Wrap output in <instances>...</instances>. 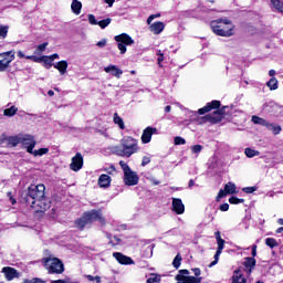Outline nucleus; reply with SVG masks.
Returning a JSON list of instances; mask_svg holds the SVG:
<instances>
[{"label":"nucleus","instance_id":"obj_1","mask_svg":"<svg viewBox=\"0 0 283 283\" xmlns=\"http://www.w3.org/2000/svg\"><path fill=\"white\" fill-rule=\"evenodd\" d=\"M138 151H140L138 139L132 136H125L120 139V145L114 147V154L122 158H132V156H134V154H138Z\"/></svg>","mask_w":283,"mask_h":283},{"label":"nucleus","instance_id":"obj_2","mask_svg":"<svg viewBox=\"0 0 283 283\" xmlns=\"http://www.w3.org/2000/svg\"><path fill=\"white\" fill-rule=\"evenodd\" d=\"M210 28L217 36H233L235 24L228 18H220L211 21Z\"/></svg>","mask_w":283,"mask_h":283},{"label":"nucleus","instance_id":"obj_3","mask_svg":"<svg viewBox=\"0 0 283 283\" xmlns=\"http://www.w3.org/2000/svg\"><path fill=\"white\" fill-rule=\"evenodd\" d=\"M119 166L122 167L124 177L123 182L126 185V187H136L138 185L140 177H138V172L132 170L129 165L127 163L120 160Z\"/></svg>","mask_w":283,"mask_h":283},{"label":"nucleus","instance_id":"obj_4","mask_svg":"<svg viewBox=\"0 0 283 283\" xmlns=\"http://www.w3.org/2000/svg\"><path fill=\"white\" fill-rule=\"evenodd\" d=\"M43 266L49 273L61 275L65 271V265L63 261L57 258H45L42 260Z\"/></svg>","mask_w":283,"mask_h":283},{"label":"nucleus","instance_id":"obj_5","mask_svg":"<svg viewBox=\"0 0 283 283\" xmlns=\"http://www.w3.org/2000/svg\"><path fill=\"white\" fill-rule=\"evenodd\" d=\"M114 39L117 43V49L119 50L120 54H125L127 52V45H134V39H132L127 33L115 35Z\"/></svg>","mask_w":283,"mask_h":283},{"label":"nucleus","instance_id":"obj_6","mask_svg":"<svg viewBox=\"0 0 283 283\" xmlns=\"http://www.w3.org/2000/svg\"><path fill=\"white\" fill-rule=\"evenodd\" d=\"M28 198H31L32 202H34V200H41V198H45V185H31L28 189Z\"/></svg>","mask_w":283,"mask_h":283},{"label":"nucleus","instance_id":"obj_7","mask_svg":"<svg viewBox=\"0 0 283 283\" xmlns=\"http://www.w3.org/2000/svg\"><path fill=\"white\" fill-rule=\"evenodd\" d=\"M14 59H15L14 50L0 53V72L8 71V67H10V63H12Z\"/></svg>","mask_w":283,"mask_h":283},{"label":"nucleus","instance_id":"obj_8","mask_svg":"<svg viewBox=\"0 0 283 283\" xmlns=\"http://www.w3.org/2000/svg\"><path fill=\"white\" fill-rule=\"evenodd\" d=\"M31 207L34 209L35 213H45L50 209V200L45 197L31 201Z\"/></svg>","mask_w":283,"mask_h":283},{"label":"nucleus","instance_id":"obj_9","mask_svg":"<svg viewBox=\"0 0 283 283\" xmlns=\"http://www.w3.org/2000/svg\"><path fill=\"white\" fill-rule=\"evenodd\" d=\"M20 145L23 149H27L28 154H32V150L36 147V139L32 135H22Z\"/></svg>","mask_w":283,"mask_h":283},{"label":"nucleus","instance_id":"obj_10","mask_svg":"<svg viewBox=\"0 0 283 283\" xmlns=\"http://www.w3.org/2000/svg\"><path fill=\"white\" fill-rule=\"evenodd\" d=\"M222 120V113L214 111L211 114H208L200 118L199 123L202 125V123H210L211 125H216V123H220Z\"/></svg>","mask_w":283,"mask_h":283},{"label":"nucleus","instance_id":"obj_11","mask_svg":"<svg viewBox=\"0 0 283 283\" xmlns=\"http://www.w3.org/2000/svg\"><path fill=\"white\" fill-rule=\"evenodd\" d=\"M21 138L22 135H17V136H9L6 137L4 135H2L0 137V145H8V147H17V145H21Z\"/></svg>","mask_w":283,"mask_h":283},{"label":"nucleus","instance_id":"obj_12","mask_svg":"<svg viewBox=\"0 0 283 283\" xmlns=\"http://www.w3.org/2000/svg\"><path fill=\"white\" fill-rule=\"evenodd\" d=\"M81 169H83V155L81 153H76L71 159L70 170L81 171Z\"/></svg>","mask_w":283,"mask_h":283},{"label":"nucleus","instance_id":"obj_13","mask_svg":"<svg viewBox=\"0 0 283 283\" xmlns=\"http://www.w3.org/2000/svg\"><path fill=\"white\" fill-rule=\"evenodd\" d=\"M86 217L92 224V222H99L101 224H105V217H103V212L101 210H91L86 211Z\"/></svg>","mask_w":283,"mask_h":283},{"label":"nucleus","instance_id":"obj_14","mask_svg":"<svg viewBox=\"0 0 283 283\" xmlns=\"http://www.w3.org/2000/svg\"><path fill=\"white\" fill-rule=\"evenodd\" d=\"M27 60L29 61H34V63H43L44 67L46 70H50V67H52V60L48 57V55H43V56H36V55H27Z\"/></svg>","mask_w":283,"mask_h":283},{"label":"nucleus","instance_id":"obj_15","mask_svg":"<svg viewBox=\"0 0 283 283\" xmlns=\"http://www.w3.org/2000/svg\"><path fill=\"white\" fill-rule=\"evenodd\" d=\"M2 273H4V277L8 282H12V280L20 277L19 271L14 268L4 266L2 268Z\"/></svg>","mask_w":283,"mask_h":283},{"label":"nucleus","instance_id":"obj_16","mask_svg":"<svg viewBox=\"0 0 283 283\" xmlns=\"http://www.w3.org/2000/svg\"><path fill=\"white\" fill-rule=\"evenodd\" d=\"M113 258H115V260H117V262L119 264H124V265L134 264V260L132 258H129L120 252H114Z\"/></svg>","mask_w":283,"mask_h":283},{"label":"nucleus","instance_id":"obj_17","mask_svg":"<svg viewBox=\"0 0 283 283\" xmlns=\"http://www.w3.org/2000/svg\"><path fill=\"white\" fill-rule=\"evenodd\" d=\"M255 264H256L255 258L248 256L244 259L243 266L248 275H251V273H253V270L255 269Z\"/></svg>","mask_w":283,"mask_h":283},{"label":"nucleus","instance_id":"obj_18","mask_svg":"<svg viewBox=\"0 0 283 283\" xmlns=\"http://www.w3.org/2000/svg\"><path fill=\"white\" fill-rule=\"evenodd\" d=\"M172 211H175L177 216H182V213H185V203H182V199L172 198Z\"/></svg>","mask_w":283,"mask_h":283},{"label":"nucleus","instance_id":"obj_19","mask_svg":"<svg viewBox=\"0 0 283 283\" xmlns=\"http://www.w3.org/2000/svg\"><path fill=\"white\" fill-rule=\"evenodd\" d=\"M154 134H156V128H154V127L145 128L143 134H142V143L144 145H147L148 143H151V136H154Z\"/></svg>","mask_w":283,"mask_h":283},{"label":"nucleus","instance_id":"obj_20","mask_svg":"<svg viewBox=\"0 0 283 283\" xmlns=\"http://www.w3.org/2000/svg\"><path fill=\"white\" fill-rule=\"evenodd\" d=\"M220 108V101H212L211 103H208L206 106L202 108H199L198 114L201 116L211 112V109H218Z\"/></svg>","mask_w":283,"mask_h":283},{"label":"nucleus","instance_id":"obj_21","mask_svg":"<svg viewBox=\"0 0 283 283\" xmlns=\"http://www.w3.org/2000/svg\"><path fill=\"white\" fill-rule=\"evenodd\" d=\"M104 72H106V74H112L115 78H120V76H123V70L118 69L114 64L104 67Z\"/></svg>","mask_w":283,"mask_h":283},{"label":"nucleus","instance_id":"obj_22","mask_svg":"<svg viewBox=\"0 0 283 283\" xmlns=\"http://www.w3.org/2000/svg\"><path fill=\"white\" fill-rule=\"evenodd\" d=\"M149 30L153 34H163L165 30V22L156 21L154 23L150 22Z\"/></svg>","mask_w":283,"mask_h":283},{"label":"nucleus","instance_id":"obj_23","mask_svg":"<svg viewBox=\"0 0 283 283\" xmlns=\"http://www.w3.org/2000/svg\"><path fill=\"white\" fill-rule=\"evenodd\" d=\"M53 67L55 70H57V72L61 74V76L67 74V61H65V60L54 63Z\"/></svg>","mask_w":283,"mask_h":283},{"label":"nucleus","instance_id":"obj_24","mask_svg":"<svg viewBox=\"0 0 283 283\" xmlns=\"http://www.w3.org/2000/svg\"><path fill=\"white\" fill-rule=\"evenodd\" d=\"M112 185V177L109 175H101L98 178V186L102 189H107Z\"/></svg>","mask_w":283,"mask_h":283},{"label":"nucleus","instance_id":"obj_25","mask_svg":"<svg viewBox=\"0 0 283 283\" xmlns=\"http://www.w3.org/2000/svg\"><path fill=\"white\" fill-rule=\"evenodd\" d=\"M77 229L83 230L85 227H90L92 224V222L90 221V218L87 217V214L84 212L83 217L80 218L76 222H75Z\"/></svg>","mask_w":283,"mask_h":283},{"label":"nucleus","instance_id":"obj_26","mask_svg":"<svg viewBox=\"0 0 283 283\" xmlns=\"http://www.w3.org/2000/svg\"><path fill=\"white\" fill-rule=\"evenodd\" d=\"M71 10L73 14H81V10H83V3L78 0H72Z\"/></svg>","mask_w":283,"mask_h":283},{"label":"nucleus","instance_id":"obj_27","mask_svg":"<svg viewBox=\"0 0 283 283\" xmlns=\"http://www.w3.org/2000/svg\"><path fill=\"white\" fill-rule=\"evenodd\" d=\"M232 283H247V277H244L240 270H235L232 276Z\"/></svg>","mask_w":283,"mask_h":283},{"label":"nucleus","instance_id":"obj_28","mask_svg":"<svg viewBox=\"0 0 283 283\" xmlns=\"http://www.w3.org/2000/svg\"><path fill=\"white\" fill-rule=\"evenodd\" d=\"M214 238L217 240V244H218V248H217V251L221 252L224 251V239H222L221 234H220V231H217L214 233Z\"/></svg>","mask_w":283,"mask_h":283},{"label":"nucleus","instance_id":"obj_29","mask_svg":"<svg viewBox=\"0 0 283 283\" xmlns=\"http://www.w3.org/2000/svg\"><path fill=\"white\" fill-rule=\"evenodd\" d=\"M252 123H254V125H262V127H266L269 125V122L266 119L256 115L252 116Z\"/></svg>","mask_w":283,"mask_h":283},{"label":"nucleus","instance_id":"obj_30","mask_svg":"<svg viewBox=\"0 0 283 283\" xmlns=\"http://www.w3.org/2000/svg\"><path fill=\"white\" fill-rule=\"evenodd\" d=\"M224 191L226 193H229V195L238 193V187H235V184L233 182H228L224 186Z\"/></svg>","mask_w":283,"mask_h":283},{"label":"nucleus","instance_id":"obj_31","mask_svg":"<svg viewBox=\"0 0 283 283\" xmlns=\"http://www.w3.org/2000/svg\"><path fill=\"white\" fill-rule=\"evenodd\" d=\"M270 132H272L275 136H277V134H280V132H282V126L280 125H275V124H271L268 122V125L265 126Z\"/></svg>","mask_w":283,"mask_h":283},{"label":"nucleus","instance_id":"obj_32","mask_svg":"<svg viewBox=\"0 0 283 283\" xmlns=\"http://www.w3.org/2000/svg\"><path fill=\"white\" fill-rule=\"evenodd\" d=\"M244 154L247 158H255V156H260V151L252 148H245Z\"/></svg>","mask_w":283,"mask_h":283},{"label":"nucleus","instance_id":"obj_33","mask_svg":"<svg viewBox=\"0 0 283 283\" xmlns=\"http://www.w3.org/2000/svg\"><path fill=\"white\" fill-rule=\"evenodd\" d=\"M114 123L115 125H118L119 129H125V122H123V118L118 116V113L114 114Z\"/></svg>","mask_w":283,"mask_h":283},{"label":"nucleus","instance_id":"obj_34","mask_svg":"<svg viewBox=\"0 0 283 283\" xmlns=\"http://www.w3.org/2000/svg\"><path fill=\"white\" fill-rule=\"evenodd\" d=\"M50 151V148H40L38 150H32V153H29V154H32V156H45V154H48Z\"/></svg>","mask_w":283,"mask_h":283},{"label":"nucleus","instance_id":"obj_35","mask_svg":"<svg viewBox=\"0 0 283 283\" xmlns=\"http://www.w3.org/2000/svg\"><path fill=\"white\" fill-rule=\"evenodd\" d=\"M266 85H268V87H269L271 91L277 90V85H279L277 78L272 77V78L266 83Z\"/></svg>","mask_w":283,"mask_h":283},{"label":"nucleus","instance_id":"obj_36","mask_svg":"<svg viewBox=\"0 0 283 283\" xmlns=\"http://www.w3.org/2000/svg\"><path fill=\"white\" fill-rule=\"evenodd\" d=\"M17 112H19V108H17V106H11L7 109H4V116H14V114H17Z\"/></svg>","mask_w":283,"mask_h":283},{"label":"nucleus","instance_id":"obj_37","mask_svg":"<svg viewBox=\"0 0 283 283\" xmlns=\"http://www.w3.org/2000/svg\"><path fill=\"white\" fill-rule=\"evenodd\" d=\"M266 247H270V249H275L277 247V241L274 238H268L265 239Z\"/></svg>","mask_w":283,"mask_h":283},{"label":"nucleus","instance_id":"obj_38","mask_svg":"<svg viewBox=\"0 0 283 283\" xmlns=\"http://www.w3.org/2000/svg\"><path fill=\"white\" fill-rule=\"evenodd\" d=\"M182 262V256L180 254H177L172 261V266L175 269H180V264Z\"/></svg>","mask_w":283,"mask_h":283},{"label":"nucleus","instance_id":"obj_39","mask_svg":"<svg viewBox=\"0 0 283 283\" xmlns=\"http://www.w3.org/2000/svg\"><path fill=\"white\" fill-rule=\"evenodd\" d=\"M8 30H10V27L0 24V39L8 36Z\"/></svg>","mask_w":283,"mask_h":283},{"label":"nucleus","instance_id":"obj_40","mask_svg":"<svg viewBox=\"0 0 283 283\" xmlns=\"http://www.w3.org/2000/svg\"><path fill=\"white\" fill-rule=\"evenodd\" d=\"M109 23H112V19L107 18V19L98 21L97 25H99V28H102V30H105L107 28V25H109Z\"/></svg>","mask_w":283,"mask_h":283},{"label":"nucleus","instance_id":"obj_41","mask_svg":"<svg viewBox=\"0 0 283 283\" xmlns=\"http://www.w3.org/2000/svg\"><path fill=\"white\" fill-rule=\"evenodd\" d=\"M49 43L44 42L42 44H39L34 51V54H41V52H45V48H48Z\"/></svg>","mask_w":283,"mask_h":283},{"label":"nucleus","instance_id":"obj_42","mask_svg":"<svg viewBox=\"0 0 283 283\" xmlns=\"http://www.w3.org/2000/svg\"><path fill=\"white\" fill-rule=\"evenodd\" d=\"M160 282V275L151 274L150 277L147 280V283H158Z\"/></svg>","mask_w":283,"mask_h":283},{"label":"nucleus","instance_id":"obj_43","mask_svg":"<svg viewBox=\"0 0 283 283\" xmlns=\"http://www.w3.org/2000/svg\"><path fill=\"white\" fill-rule=\"evenodd\" d=\"M230 205H241L244 202V199H239L238 197H230L229 199Z\"/></svg>","mask_w":283,"mask_h":283},{"label":"nucleus","instance_id":"obj_44","mask_svg":"<svg viewBox=\"0 0 283 283\" xmlns=\"http://www.w3.org/2000/svg\"><path fill=\"white\" fill-rule=\"evenodd\" d=\"M220 255H222V252L217 251L214 254V260L209 265L210 268L216 266V264H218V262L220 261Z\"/></svg>","mask_w":283,"mask_h":283},{"label":"nucleus","instance_id":"obj_45","mask_svg":"<svg viewBox=\"0 0 283 283\" xmlns=\"http://www.w3.org/2000/svg\"><path fill=\"white\" fill-rule=\"evenodd\" d=\"M151 163V156L147 155L142 158V167H147Z\"/></svg>","mask_w":283,"mask_h":283},{"label":"nucleus","instance_id":"obj_46","mask_svg":"<svg viewBox=\"0 0 283 283\" xmlns=\"http://www.w3.org/2000/svg\"><path fill=\"white\" fill-rule=\"evenodd\" d=\"M174 143L175 145H187V140L180 136L175 137Z\"/></svg>","mask_w":283,"mask_h":283},{"label":"nucleus","instance_id":"obj_47","mask_svg":"<svg viewBox=\"0 0 283 283\" xmlns=\"http://www.w3.org/2000/svg\"><path fill=\"white\" fill-rule=\"evenodd\" d=\"M88 282L101 283V276H92L91 274L85 276Z\"/></svg>","mask_w":283,"mask_h":283},{"label":"nucleus","instance_id":"obj_48","mask_svg":"<svg viewBox=\"0 0 283 283\" xmlns=\"http://www.w3.org/2000/svg\"><path fill=\"white\" fill-rule=\"evenodd\" d=\"M242 191L244 193H253V192L258 191V187H255V186H253V187H245V188L242 189Z\"/></svg>","mask_w":283,"mask_h":283},{"label":"nucleus","instance_id":"obj_49","mask_svg":"<svg viewBox=\"0 0 283 283\" xmlns=\"http://www.w3.org/2000/svg\"><path fill=\"white\" fill-rule=\"evenodd\" d=\"M87 17L91 25H98V21L96 20V17L94 14H88Z\"/></svg>","mask_w":283,"mask_h":283},{"label":"nucleus","instance_id":"obj_50","mask_svg":"<svg viewBox=\"0 0 283 283\" xmlns=\"http://www.w3.org/2000/svg\"><path fill=\"white\" fill-rule=\"evenodd\" d=\"M191 151L192 154H200V151H202V145L191 146Z\"/></svg>","mask_w":283,"mask_h":283},{"label":"nucleus","instance_id":"obj_51","mask_svg":"<svg viewBox=\"0 0 283 283\" xmlns=\"http://www.w3.org/2000/svg\"><path fill=\"white\" fill-rule=\"evenodd\" d=\"M154 19H160V13L149 15L147 19V24L151 25V21H154Z\"/></svg>","mask_w":283,"mask_h":283},{"label":"nucleus","instance_id":"obj_52","mask_svg":"<svg viewBox=\"0 0 283 283\" xmlns=\"http://www.w3.org/2000/svg\"><path fill=\"white\" fill-rule=\"evenodd\" d=\"M224 196H227V191L226 190H219L218 196H217V202H220V200H222V198H224Z\"/></svg>","mask_w":283,"mask_h":283},{"label":"nucleus","instance_id":"obj_53","mask_svg":"<svg viewBox=\"0 0 283 283\" xmlns=\"http://www.w3.org/2000/svg\"><path fill=\"white\" fill-rule=\"evenodd\" d=\"M97 48H105V45H107V40L106 39H102L101 41H98L96 43Z\"/></svg>","mask_w":283,"mask_h":283},{"label":"nucleus","instance_id":"obj_54","mask_svg":"<svg viewBox=\"0 0 283 283\" xmlns=\"http://www.w3.org/2000/svg\"><path fill=\"white\" fill-rule=\"evenodd\" d=\"M147 180H149V182H151L155 186L160 185V181L158 179H155L154 177H148Z\"/></svg>","mask_w":283,"mask_h":283},{"label":"nucleus","instance_id":"obj_55","mask_svg":"<svg viewBox=\"0 0 283 283\" xmlns=\"http://www.w3.org/2000/svg\"><path fill=\"white\" fill-rule=\"evenodd\" d=\"M7 196H8L9 200H10L11 205H17V199H14L12 197V192H8Z\"/></svg>","mask_w":283,"mask_h":283},{"label":"nucleus","instance_id":"obj_56","mask_svg":"<svg viewBox=\"0 0 283 283\" xmlns=\"http://www.w3.org/2000/svg\"><path fill=\"white\" fill-rule=\"evenodd\" d=\"M255 255H258V245L253 244L252 245V256L251 258H255Z\"/></svg>","mask_w":283,"mask_h":283},{"label":"nucleus","instance_id":"obj_57","mask_svg":"<svg viewBox=\"0 0 283 283\" xmlns=\"http://www.w3.org/2000/svg\"><path fill=\"white\" fill-rule=\"evenodd\" d=\"M105 171H107L108 174H113L114 171H116V167H114V165H111L108 168L105 169Z\"/></svg>","mask_w":283,"mask_h":283},{"label":"nucleus","instance_id":"obj_58","mask_svg":"<svg viewBox=\"0 0 283 283\" xmlns=\"http://www.w3.org/2000/svg\"><path fill=\"white\" fill-rule=\"evenodd\" d=\"M220 211H229V203H223L220 206Z\"/></svg>","mask_w":283,"mask_h":283},{"label":"nucleus","instance_id":"obj_59","mask_svg":"<svg viewBox=\"0 0 283 283\" xmlns=\"http://www.w3.org/2000/svg\"><path fill=\"white\" fill-rule=\"evenodd\" d=\"M192 272L196 275V277H200V273H201L200 269L195 268V269H192Z\"/></svg>","mask_w":283,"mask_h":283},{"label":"nucleus","instance_id":"obj_60","mask_svg":"<svg viewBox=\"0 0 283 283\" xmlns=\"http://www.w3.org/2000/svg\"><path fill=\"white\" fill-rule=\"evenodd\" d=\"M29 283H46V282L41 279H33V280H30Z\"/></svg>","mask_w":283,"mask_h":283},{"label":"nucleus","instance_id":"obj_61","mask_svg":"<svg viewBox=\"0 0 283 283\" xmlns=\"http://www.w3.org/2000/svg\"><path fill=\"white\" fill-rule=\"evenodd\" d=\"M46 56L51 60V62L55 61V59H59V54L57 53H54L52 55H46Z\"/></svg>","mask_w":283,"mask_h":283},{"label":"nucleus","instance_id":"obj_62","mask_svg":"<svg viewBox=\"0 0 283 283\" xmlns=\"http://www.w3.org/2000/svg\"><path fill=\"white\" fill-rule=\"evenodd\" d=\"M18 57L19 59H28V56H25V53H23V51H18Z\"/></svg>","mask_w":283,"mask_h":283},{"label":"nucleus","instance_id":"obj_63","mask_svg":"<svg viewBox=\"0 0 283 283\" xmlns=\"http://www.w3.org/2000/svg\"><path fill=\"white\" fill-rule=\"evenodd\" d=\"M165 61V54H160L157 59L158 65H160V63Z\"/></svg>","mask_w":283,"mask_h":283},{"label":"nucleus","instance_id":"obj_64","mask_svg":"<svg viewBox=\"0 0 283 283\" xmlns=\"http://www.w3.org/2000/svg\"><path fill=\"white\" fill-rule=\"evenodd\" d=\"M51 283H70V281H67V280H55V281H52Z\"/></svg>","mask_w":283,"mask_h":283}]
</instances>
